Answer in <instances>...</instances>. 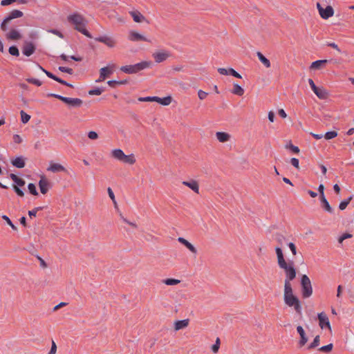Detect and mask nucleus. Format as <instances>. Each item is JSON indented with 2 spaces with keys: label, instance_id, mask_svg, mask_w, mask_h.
I'll return each mask as SVG.
<instances>
[{
  "label": "nucleus",
  "instance_id": "1",
  "mask_svg": "<svg viewBox=\"0 0 354 354\" xmlns=\"http://www.w3.org/2000/svg\"><path fill=\"white\" fill-rule=\"evenodd\" d=\"M283 300L288 306L294 308L298 314L301 313V302L294 295L292 286H284Z\"/></svg>",
  "mask_w": 354,
  "mask_h": 354
},
{
  "label": "nucleus",
  "instance_id": "2",
  "mask_svg": "<svg viewBox=\"0 0 354 354\" xmlns=\"http://www.w3.org/2000/svg\"><path fill=\"white\" fill-rule=\"evenodd\" d=\"M68 21L74 25L75 28L88 38H91V35L86 29V21L80 14L75 13L68 17Z\"/></svg>",
  "mask_w": 354,
  "mask_h": 354
},
{
  "label": "nucleus",
  "instance_id": "3",
  "mask_svg": "<svg viewBox=\"0 0 354 354\" xmlns=\"http://www.w3.org/2000/svg\"><path fill=\"white\" fill-rule=\"evenodd\" d=\"M152 63L150 61H142L133 65L122 66L120 71L127 74H135L151 66Z\"/></svg>",
  "mask_w": 354,
  "mask_h": 354
},
{
  "label": "nucleus",
  "instance_id": "4",
  "mask_svg": "<svg viewBox=\"0 0 354 354\" xmlns=\"http://www.w3.org/2000/svg\"><path fill=\"white\" fill-rule=\"evenodd\" d=\"M111 154L113 158L124 164L133 165L136 161L133 153L126 155L120 149H113Z\"/></svg>",
  "mask_w": 354,
  "mask_h": 354
},
{
  "label": "nucleus",
  "instance_id": "5",
  "mask_svg": "<svg viewBox=\"0 0 354 354\" xmlns=\"http://www.w3.org/2000/svg\"><path fill=\"white\" fill-rule=\"evenodd\" d=\"M275 252L277 257V263L281 269H283L284 272L290 270L294 267V263L292 261L287 262L283 257L282 250L280 246L275 248Z\"/></svg>",
  "mask_w": 354,
  "mask_h": 354
},
{
  "label": "nucleus",
  "instance_id": "6",
  "mask_svg": "<svg viewBox=\"0 0 354 354\" xmlns=\"http://www.w3.org/2000/svg\"><path fill=\"white\" fill-rule=\"evenodd\" d=\"M48 96L59 99L73 107H79L82 104V100L79 98L67 97L55 93H49L48 94Z\"/></svg>",
  "mask_w": 354,
  "mask_h": 354
},
{
  "label": "nucleus",
  "instance_id": "7",
  "mask_svg": "<svg viewBox=\"0 0 354 354\" xmlns=\"http://www.w3.org/2000/svg\"><path fill=\"white\" fill-rule=\"evenodd\" d=\"M301 285L302 288V295L304 298L310 297L313 294V288L308 277L304 274L301 277Z\"/></svg>",
  "mask_w": 354,
  "mask_h": 354
},
{
  "label": "nucleus",
  "instance_id": "8",
  "mask_svg": "<svg viewBox=\"0 0 354 354\" xmlns=\"http://www.w3.org/2000/svg\"><path fill=\"white\" fill-rule=\"evenodd\" d=\"M128 39L132 42L146 41L151 43V40L146 37L145 35L141 34L136 30H130L128 33Z\"/></svg>",
  "mask_w": 354,
  "mask_h": 354
},
{
  "label": "nucleus",
  "instance_id": "9",
  "mask_svg": "<svg viewBox=\"0 0 354 354\" xmlns=\"http://www.w3.org/2000/svg\"><path fill=\"white\" fill-rule=\"evenodd\" d=\"M115 69L114 64H109L107 66L103 67L100 70L99 78L95 81L96 82H103L106 78L113 74Z\"/></svg>",
  "mask_w": 354,
  "mask_h": 354
},
{
  "label": "nucleus",
  "instance_id": "10",
  "mask_svg": "<svg viewBox=\"0 0 354 354\" xmlns=\"http://www.w3.org/2000/svg\"><path fill=\"white\" fill-rule=\"evenodd\" d=\"M317 318L319 320V326L322 329L327 328L330 333L332 328L329 322V319L324 312L318 313Z\"/></svg>",
  "mask_w": 354,
  "mask_h": 354
},
{
  "label": "nucleus",
  "instance_id": "11",
  "mask_svg": "<svg viewBox=\"0 0 354 354\" xmlns=\"http://www.w3.org/2000/svg\"><path fill=\"white\" fill-rule=\"evenodd\" d=\"M317 8L321 17L324 19H327L334 15V10L332 6H328L325 8L321 6L319 3H317Z\"/></svg>",
  "mask_w": 354,
  "mask_h": 354
},
{
  "label": "nucleus",
  "instance_id": "12",
  "mask_svg": "<svg viewBox=\"0 0 354 354\" xmlns=\"http://www.w3.org/2000/svg\"><path fill=\"white\" fill-rule=\"evenodd\" d=\"M170 56V53L167 50H157L152 54V57L156 63L162 62L168 59Z\"/></svg>",
  "mask_w": 354,
  "mask_h": 354
},
{
  "label": "nucleus",
  "instance_id": "13",
  "mask_svg": "<svg viewBox=\"0 0 354 354\" xmlns=\"http://www.w3.org/2000/svg\"><path fill=\"white\" fill-rule=\"evenodd\" d=\"M95 40L105 44L109 48H114L116 46V40L109 35H102L95 38Z\"/></svg>",
  "mask_w": 354,
  "mask_h": 354
},
{
  "label": "nucleus",
  "instance_id": "14",
  "mask_svg": "<svg viewBox=\"0 0 354 354\" xmlns=\"http://www.w3.org/2000/svg\"><path fill=\"white\" fill-rule=\"evenodd\" d=\"M297 332L299 335V340L298 342V344L300 347L304 346L306 344V343L308 341V337L306 335V333L304 329V328L301 326H298L297 327Z\"/></svg>",
  "mask_w": 354,
  "mask_h": 354
},
{
  "label": "nucleus",
  "instance_id": "15",
  "mask_svg": "<svg viewBox=\"0 0 354 354\" xmlns=\"http://www.w3.org/2000/svg\"><path fill=\"white\" fill-rule=\"evenodd\" d=\"M35 49L36 48L33 43L30 41H25L22 47V53L24 55L29 57L35 53Z\"/></svg>",
  "mask_w": 354,
  "mask_h": 354
},
{
  "label": "nucleus",
  "instance_id": "16",
  "mask_svg": "<svg viewBox=\"0 0 354 354\" xmlns=\"http://www.w3.org/2000/svg\"><path fill=\"white\" fill-rule=\"evenodd\" d=\"M38 67L48 77L59 82L60 84H64V85H66L68 86H70V87H73V85L66 82V81L56 77L55 75H54L53 73H51L50 72L45 70L42 66H41L40 65H38Z\"/></svg>",
  "mask_w": 354,
  "mask_h": 354
},
{
  "label": "nucleus",
  "instance_id": "17",
  "mask_svg": "<svg viewBox=\"0 0 354 354\" xmlns=\"http://www.w3.org/2000/svg\"><path fill=\"white\" fill-rule=\"evenodd\" d=\"M189 324V319H185L182 320H177L174 322V328L175 331H178L186 328Z\"/></svg>",
  "mask_w": 354,
  "mask_h": 354
},
{
  "label": "nucleus",
  "instance_id": "18",
  "mask_svg": "<svg viewBox=\"0 0 354 354\" xmlns=\"http://www.w3.org/2000/svg\"><path fill=\"white\" fill-rule=\"evenodd\" d=\"M286 279L284 281V286L288 285L289 286H292L290 281H292L296 277V270L295 268H291L290 270L286 271Z\"/></svg>",
  "mask_w": 354,
  "mask_h": 354
},
{
  "label": "nucleus",
  "instance_id": "19",
  "mask_svg": "<svg viewBox=\"0 0 354 354\" xmlns=\"http://www.w3.org/2000/svg\"><path fill=\"white\" fill-rule=\"evenodd\" d=\"M218 72L223 75H231L237 78H242L241 75L232 68H230L228 69L224 68H218Z\"/></svg>",
  "mask_w": 354,
  "mask_h": 354
},
{
  "label": "nucleus",
  "instance_id": "20",
  "mask_svg": "<svg viewBox=\"0 0 354 354\" xmlns=\"http://www.w3.org/2000/svg\"><path fill=\"white\" fill-rule=\"evenodd\" d=\"M47 170L53 173H57L65 171L66 169L61 164L50 162L48 167L47 168Z\"/></svg>",
  "mask_w": 354,
  "mask_h": 354
},
{
  "label": "nucleus",
  "instance_id": "21",
  "mask_svg": "<svg viewBox=\"0 0 354 354\" xmlns=\"http://www.w3.org/2000/svg\"><path fill=\"white\" fill-rule=\"evenodd\" d=\"M178 241L185 245L192 254H196L198 251L195 246L183 237H178Z\"/></svg>",
  "mask_w": 354,
  "mask_h": 354
},
{
  "label": "nucleus",
  "instance_id": "22",
  "mask_svg": "<svg viewBox=\"0 0 354 354\" xmlns=\"http://www.w3.org/2000/svg\"><path fill=\"white\" fill-rule=\"evenodd\" d=\"M183 185L188 187L193 192L196 194L199 193V185L198 183L196 180H190L189 181H183Z\"/></svg>",
  "mask_w": 354,
  "mask_h": 354
},
{
  "label": "nucleus",
  "instance_id": "23",
  "mask_svg": "<svg viewBox=\"0 0 354 354\" xmlns=\"http://www.w3.org/2000/svg\"><path fill=\"white\" fill-rule=\"evenodd\" d=\"M216 138L220 142H228L231 138V135L226 132L218 131L216 133Z\"/></svg>",
  "mask_w": 354,
  "mask_h": 354
},
{
  "label": "nucleus",
  "instance_id": "24",
  "mask_svg": "<svg viewBox=\"0 0 354 354\" xmlns=\"http://www.w3.org/2000/svg\"><path fill=\"white\" fill-rule=\"evenodd\" d=\"M39 187L42 194H45L49 189V183L44 176L39 181Z\"/></svg>",
  "mask_w": 354,
  "mask_h": 354
},
{
  "label": "nucleus",
  "instance_id": "25",
  "mask_svg": "<svg viewBox=\"0 0 354 354\" xmlns=\"http://www.w3.org/2000/svg\"><path fill=\"white\" fill-rule=\"evenodd\" d=\"M317 97L321 100H326L329 94L327 90L323 87H317V90L313 91Z\"/></svg>",
  "mask_w": 354,
  "mask_h": 354
},
{
  "label": "nucleus",
  "instance_id": "26",
  "mask_svg": "<svg viewBox=\"0 0 354 354\" xmlns=\"http://www.w3.org/2000/svg\"><path fill=\"white\" fill-rule=\"evenodd\" d=\"M129 13L136 23H142L145 21V16L138 10L131 11Z\"/></svg>",
  "mask_w": 354,
  "mask_h": 354
},
{
  "label": "nucleus",
  "instance_id": "27",
  "mask_svg": "<svg viewBox=\"0 0 354 354\" xmlns=\"http://www.w3.org/2000/svg\"><path fill=\"white\" fill-rule=\"evenodd\" d=\"M6 37L10 40H18L21 38L20 32L15 29H12L7 35Z\"/></svg>",
  "mask_w": 354,
  "mask_h": 354
},
{
  "label": "nucleus",
  "instance_id": "28",
  "mask_svg": "<svg viewBox=\"0 0 354 354\" xmlns=\"http://www.w3.org/2000/svg\"><path fill=\"white\" fill-rule=\"evenodd\" d=\"M23 12L19 10H12L8 17H6V21H10L13 19L19 18L23 16Z\"/></svg>",
  "mask_w": 354,
  "mask_h": 354
},
{
  "label": "nucleus",
  "instance_id": "29",
  "mask_svg": "<svg viewBox=\"0 0 354 354\" xmlns=\"http://www.w3.org/2000/svg\"><path fill=\"white\" fill-rule=\"evenodd\" d=\"M12 164L17 168H23L25 166L24 158L21 156L17 157L16 158L12 160Z\"/></svg>",
  "mask_w": 354,
  "mask_h": 354
},
{
  "label": "nucleus",
  "instance_id": "30",
  "mask_svg": "<svg viewBox=\"0 0 354 354\" xmlns=\"http://www.w3.org/2000/svg\"><path fill=\"white\" fill-rule=\"evenodd\" d=\"M172 101V98L171 96H167V97H156V102L163 105V106H168L171 104Z\"/></svg>",
  "mask_w": 354,
  "mask_h": 354
},
{
  "label": "nucleus",
  "instance_id": "31",
  "mask_svg": "<svg viewBox=\"0 0 354 354\" xmlns=\"http://www.w3.org/2000/svg\"><path fill=\"white\" fill-rule=\"evenodd\" d=\"M257 56L259 58V61L264 65L265 67H270L271 64L270 60L267 59L261 52H257Z\"/></svg>",
  "mask_w": 354,
  "mask_h": 354
},
{
  "label": "nucleus",
  "instance_id": "32",
  "mask_svg": "<svg viewBox=\"0 0 354 354\" xmlns=\"http://www.w3.org/2000/svg\"><path fill=\"white\" fill-rule=\"evenodd\" d=\"M10 177L15 182V185H17L18 187H23L25 185V180L19 178L17 175L11 174Z\"/></svg>",
  "mask_w": 354,
  "mask_h": 354
},
{
  "label": "nucleus",
  "instance_id": "33",
  "mask_svg": "<svg viewBox=\"0 0 354 354\" xmlns=\"http://www.w3.org/2000/svg\"><path fill=\"white\" fill-rule=\"evenodd\" d=\"M320 199H321V202L322 203V206L324 208V209L330 214L333 213V209L330 205V204L328 202V201L326 200V197L323 196V197L320 198Z\"/></svg>",
  "mask_w": 354,
  "mask_h": 354
},
{
  "label": "nucleus",
  "instance_id": "34",
  "mask_svg": "<svg viewBox=\"0 0 354 354\" xmlns=\"http://www.w3.org/2000/svg\"><path fill=\"white\" fill-rule=\"evenodd\" d=\"M232 93L234 95L242 96L244 94V89L237 84H234Z\"/></svg>",
  "mask_w": 354,
  "mask_h": 354
},
{
  "label": "nucleus",
  "instance_id": "35",
  "mask_svg": "<svg viewBox=\"0 0 354 354\" xmlns=\"http://www.w3.org/2000/svg\"><path fill=\"white\" fill-rule=\"evenodd\" d=\"M328 60L326 59H321L313 62L310 65L311 69H319L324 64L327 63Z\"/></svg>",
  "mask_w": 354,
  "mask_h": 354
},
{
  "label": "nucleus",
  "instance_id": "36",
  "mask_svg": "<svg viewBox=\"0 0 354 354\" xmlns=\"http://www.w3.org/2000/svg\"><path fill=\"white\" fill-rule=\"evenodd\" d=\"M162 283L167 286H176L180 283L179 279H165L162 280Z\"/></svg>",
  "mask_w": 354,
  "mask_h": 354
},
{
  "label": "nucleus",
  "instance_id": "37",
  "mask_svg": "<svg viewBox=\"0 0 354 354\" xmlns=\"http://www.w3.org/2000/svg\"><path fill=\"white\" fill-rule=\"evenodd\" d=\"M320 337L317 335L315 337L313 342L308 346V349H312L317 347L319 345Z\"/></svg>",
  "mask_w": 354,
  "mask_h": 354
},
{
  "label": "nucleus",
  "instance_id": "38",
  "mask_svg": "<svg viewBox=\"0 0 354 354\" xmlns=\"http://www.w3.org/2000/svg\"><path fill=\"white\" fill-rule=\"evenodd\" d=\"M353 198V196H351L350 197H348L347 199L346 200H344L343 201H342L340 203H339V208L341 209V210H344L346 208V207L348 206V205L349 204V203L351 202V201L352 200Z\"/></svg>",
  "mask_w": 354,
  "mask_h": 354
},
{
  "label": "nucleus",
  "instance_id": "39",
  "mask_svg": "<svg viewBox=\"0 0 354 354\" xmlns=\"http://www.w3.org/2000/svg\"><path fill=\"white\" fill-rule=\"evenodd\" d=\"M20 115H21V122L24 123V124H26L30 119V115L27 114L25 111H20Z\"/></svg>",
  "mask_w": 354,
  "mask_h": 354
},
{
  "label": "nucleus",
  "instance_id": "40",
  "mask_svg": "<svg viewBox=\"0 0 354 354\" xmlns=\"http://www.w3.org/2000/svg\"><path fill=\"white\" fill-rule=\"evenodd\" d=\"M275 240L279 245H282L286 243V238L282 234H277L275 236Z\"/></svg>",
  "mask_w": 354,
  "mask_h": 354
},
{
  "label": "nucleus",
  "instance_id": "41",
  "mask_svg": "<svg viewBox=\"0 0 354 354\" xmlns=\"http://www.w3.org/2000/svg\"><path fill=\"white\" fill-rule=\"evenodd\" d=\"M104 89L101 88H96L88 91L90 95H100L104 92Z\"/></svg>",
  "mask_w": 354,
  "mask_h": 354
},
{
  "label": "nucleus",
  "instance_id": "42",
  "mask_svg": "<svg viewBox=\"0 0 354 354\" xmlns=\"http://www.w3.org/2000/svg\"><path fill=\"white\" fill-rule=\"evenodd\" d=\"M333 348V344H329L328 345L323 346L320 347L319 348V351H320L322 352L329 353L332 351Z\"/></svg>",
  "mask_w": 354,
  "mask_h": 354
},
{
  "label": "nucleus",
  "instance_id": "43",
  "mask_svg": "<svg viewBox=\"0 0 354 354\" xmlns=\"http://www.w3.org/2000/svg\"><path fill=\"white\" fill-rule=\"evenodd\" d=\"M353 236V235L351 234H349V233H344L342 235H341L340 236H339L338 238V243L339 244H342L343 241L345 240V239H350Z\"/></svg>",
  "mask_w": 354,
  "mask_h": 354
},
{
  "label": "nucleus",
  "instance_id": "44",
  "mask_svg": "<svg viewBox=\"0 0 354 354\" xmlns=\"http://www.w3.org/2000/svg\"><path fill=\"white\" fill-rule=\"evenodd\" d=\"M337 136V133L336 131H332L326 132L325 133V135L324 136V137L326 140H330V139L335 138Z\"/></svg>",
  "mask_w": 354,
  "mask_h": 354
},
{
  "label": "nucleus",
  "instance_id": "45",
  "mask_svg": "<svg viewBox=\"0 0 354 354\" xmlns=\"http://www.w3.org/2000/svg\"><path fill=\"white\" fill-rule=\"evenodd\" d=\"M26 81L28 83L33 84L37 86H40L42 84V82L39 80L32 78V77L27 78Z\"/></svg>",
  "mask_w": 354,
  "mask_h": 354
},
{
  "label": "nucleus",
  "instance_id": "46",
  "mask_svg": "<svg viewBox=\"0 0 354 354\" xmlns=\"http://www.w3.org/2000/svg\"><path fill=\"white\" fill-rule=\"evenodd\" d=\"M221 342L218 337L216 338L215 344L212 346V351L213 353H216L218 351Z\"/></svg>",
  "mask_w": 354,
  "mask_h": 354
},
{
  "label": "nucleus",
  "instance_id": "47",
  "mask_svg": "<svg viewBox=\"0 0 354 354\" xmlns=\"http://www.w3.org/2000/svg\"><path fill=\"white\" fill-rule=\"evenodd\" d=\"M156 96L141 97L138 98L140 102H156Z\"/></svg>",
  "mask_w": 354,
  "mask_h": 354
},
{
  "label": "nucleus",
  "instance_id": "48",
  "mask_svg": "<svg viewBox=\"0 0 354 354\" xmlns=\"http://www.w3.org/2000/svg\"><path fill=\"white\" fill-rule=\"evenodd\" d=\"M28 188L30 193H31L32 195H35V196L38 195V192L37 191L36 187L33 183L28 184Z\"/></svg>",
  "mask_w": 354,
  "mask_h": 354
},
{
  "label": "nucleus",
  "instance_id": "49",
  "mask_svg": "<svg viewBox=\"0 0 354 354\" xmlns=\"http://www.w3.org/2000/svg\"><path fill=\"white\" fill-rule=\"evenodd\" d=\"M9 53L10 55L14 56H19V55L18 48L15 46H10L9 48Z\"/></svg>",
  "mask_w": 354,
  "mask_h": 354
},
{
  "label": "nucleus",
  "instance_id": "50",
  "mask_svg": "<svg viewBox=\"0 0 354 354\" xmlns=\"http://www.w3.org/2000/svg\"><path fill=\"white\" fill-rule=\"evenodd\" d=\"M107 192H108L109 196L110 197V198L113 201V204L115 205H117V202H116V200H115V197L114 193H113V190L111 189V188L109 187L107 189Z\"/></svg>",
  "mask_w": 354,
  "mask_h": 354
},
{
  "label": "nucleus",
  "instance_id": "51",
  "mask_svg": "<svg viewBox=\"0 0 354 354\" xmlns=\"http://www.w3.org/2000/svg\"><path fill=\"white\" fill-rule=\"evenodd\" d=\"M2 218L8 223V225H9L14 230H17V227L16 226L12 223V222L11 221V220L6 216V215H3L2 216Z\"/></svg>",
  "mask_w": 354,
  "mask_h": 354
},
{
  "label": "nucleus",
  "instance_id": "52",
  "mask_svg": "<svg viewBox=\"0 0 354 354\" xmlns=\"http://www.w3.org/2000/svg\"><path fill=\"white\" fill-rule=\"evenodd\" d=\"M98 137V134L95 131H91L88 133V138L92 140H97Z\"/></svg>",
  "mask_w": 354,
  "mask_h": 354
},
{
  "label": "nucleus",
  "instance_id": "53",
  "mask_svg": "<svg viewBox=\"0 0 354 354\" xmlns=\"http://www.w3.org/2000/svg\"><path fill=\"white\" fill-rule=\"evenodd\" d=\"M207 95H208V93L203 90H199L198 91V98L201 100H205Z\"/></svg>",
  "mask_w": 354,
  "mask_h": 354
},
{
  "label": "nucleus",
  "instance_id": "54",
  "mask_svg": "<svg viewBox=\"0 0 354 354\" xmlns=\"http://www.w3.org/2000/svg\"><path fill=\"white\" fill-rule=\"evenodd\" d=\"M59 70L63 73H67L70 75L73 74V70L70 68L64 67V66H59Z\"/></svg>",
  "mask_w": 354,
  "mask_h": 354
},
{
  "label": "nucleus",
  "instance_id": "55",
  "mask_svg": "<svg viewBox=\"0 0 354 354\" xmlns=\"http://www.w3.org/2000/svg\"><path fill=\"white\" fill-rule=\"evenodd\" d=\"M290 163L292 166H294L295 168L299 169V161L296 158H292L290 159Z\"/></svg>",
  "mask_w": 354,
  "mask_h": 354
},
{
  "label": "nucleus",
  "instance_id": "56",
  "mask_svg": "<svg viewBox=\"0 0 354 354\" xmlns=\"http://www.w3.org/2000/svg\"><path fill=\"white\" fill-rule=\"evenodd\" d=\"M42 208L41 207H36L34 209L32 210H30L28 212V215L30 216V217H32V216H36V214L37 213V212L39 210H41Z\"/></svg>",
  "mask_w": 354,
  "mask_h": 354
},
{
  "label": "nucleus",
  "instance_id": "57",
  "mask_svg": "<svg viewBox=\"0 0 354 354\" xmlns=\"http://www.w3.org/2000/svg\"><path fill=\"white\" fill-rule=\"evenodd\" d=\"M12 187L18 196L21 197L24 196V193L19 187L17 185H12Z\"/></svg>",
  "mask_w": 354,
  "mask_h": 354
},
{
  "label": "nucleus",
  "instance_id": "58",
  "mask_svg": "<svg viewBox=\"0 0 354 354\" xmlns=\"http://www.w3.org/2000/svg\"><path fill=\"white\" fill-rule=\"evenodd\" d=\"M288 245L290 250H291L292 254L294 256L296 255L297 254V248H296L295 245L293 243H288Z\"/></svg>",
  "mask_w": 354,
  "mask_h": 354
},
{
  "label": "nucleus",
  "instance_id": "59",
  "mask_svg": "<svg viewBox=\"0 0 354 354\" xmlns=\"http://www.w3.org/2000/svg\"><path fill=\"white\" fill-rule=\"evenodd\" d=\"M17 0H1V5L2 6H6L10 5L11 3L15 2Z\"/></svg>",
  "mask_w": 354,
  "mask_h": 354
},
{
  "label": "nucleus",
  "instance_id": "60",
  "mask_svg": "<svg viewBox=\"0 0 354 354\" xmlns=\"http://www.w3.org/2000/svg\"><path fill=\"white\" fill-rule=\"evenodd\" d=\"M48 32L59 37L60 38H63V35L62 34V32H60L59 30H55V29H51L50 30H48Z\"/></svg>",
  "mask_w": 354,
  "mask_h": 354
},
{
  "label": "nucleus",
  "instance_id": "61",
  "mask_svg": "<svg viewBox=\"0 0 354 354\" xmlns=\"http://www.w3.org/2000/svg\"><path fill=\"white\" fill-rule=\"evenodd\" d=\"M56 351H57V346H56L55 342L53 341L49 354H55Z\"/></svg>",
  "mask_w": 354,
  "mask_h": 354
},
{
  "label": "nucleus",
  "instance_id": "62",
  "mask_svg": "<svg viewBox=\"0 0 354 354\" xmlns=\"http://www.w3.org/2000/svg\"><path fill=\"white\" fill-rule=\"evenodd\" d=\"M308 83H309V85H310L311 89L313 91L317 90V86L315 85V84L314 83V82L312 79H308Z\"/></svg>",
  "mask_w": 354,
  "mask_h": 354
},
{
  "label": "nucleus",
  "instance_id": "63",
  "mask_svg": "<svg viewBox=\"0 0 354 354\" xmlns=\"http://www.w3.org/2000/svg\"><path fill=\"white\" fill-rule=\"evenodd\" d=\"M13 140L15 142L18 144L22 142V138H21V136L17 134L13 136Z\"/></svg>",
  "mask_w": 354,
  "mask_h": 354
},
{
  "label": "nucleus",
  "instance_id": "64",
  "mask_svg": "<svg viewBox=\"0 0 354 354\" xmlns=\"http://www.w3.org/2000/svg\"><path fill=\"white\" fill-rule=\"evenodd\" d=\"M324 187L322 184L319 185V187H318V191L320 194V198L323 197V196H324Z\"/></svg>",
  "mask_w": 354,
  "mask_h": 354
}]
</instances>
